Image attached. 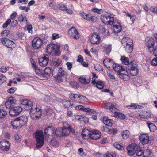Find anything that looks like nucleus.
Masks as SVG:
<instances>
[{"mask_svg":"<svg viewBox=\"0 0 157 157\" xmlns=\"http://www.w3.org/2000/svg\"><path fill=\"white\" fill-rule=\"evenodd\" d=\"M60 47L56 45L51 43L48 45L46 48V52L49 55L51 56H58L60 55Z\"/></svg>","mask_w":157,"mask_h":157,"instance_id":"nucleus-1","label":"nucleus"},{"mask_svg":"<svg viewBox=\"0 0 157 157\" xmlns=\"http://www.w3.org/2000/svg\"><path fill=\"white\" fill-rule=\"evenodd\" d=\"M121 44L127 53H130L132 52L133 44L131 39L127 37H124L121 40Z\"/></svg>","mask_w":157,"mask_h":157,"instance_id":"nucleus-2","label":"nucleus"},{"mask_svg":"<svg viewBox=\"0 0 157 157\" xmlns=\"http://www.w3.org/2000/svg\"><path fill=\"white\" fill-rule=\"evenodd\" d=\"M36 139V147L37 148H41L44 144V136L42 131L37 130L34 133Z\"/></svg>","mask_w":157,"mask_h":157,"instance_id":"nucleus-3","label":"nucleus"},{"mask_svg":"<svg viewBox=\"0 0 157 157\" xmlns=\"http://www.w3.org/2000/svg\"><path fill=\"white\" fill-rule=\"evenodd\" d=\"M30 110V116L33 120H37L41 117L42 112L41 109L36 107L34 109L32 108Z\"/></svg>","mask_w":157,"mask_h":157,"instance_id":"nucleus-4","label":"nucleus"},{"mask_svg":"<svg viewBox=\"0 0 157 157\" xmlns=\"http://www.w3.org/2000/svg\"><path fill=\"white\" fill-rule=\"evenodd\" d=\"M100 20L104 24L109 25L113 24L114 18L111 14H102L101 15Z\"/></svg>","mask_w":157,"mask_h":157,"instance_id":"nucleus-5","label":"nucleus"},{"mask_svg":"<svg viewBox=\"0 0 157 157\" xmlns=\"http://www.w3.org/2000/svg\"><path fill=\"white\" fill-rule=\"evenodd\" d=\"M61 133L60 131L59 132V130L57 129L55 131L54 127L52 126L47 127L44 130V134L46 136L51 135L53 136L56 134V136H58Z\"/></svg>","mask_w":157,"mask_h":157,"instance_id":"nucleus-6","label":"nucleus"},{"mask_svg":"<svg viewBox=\"0 0 157 157\" xmlns=\"http://www.w3.org/2000/svg\"><path fill=\"white\" fill-rule=\"evenodd\" d=\"M69 97L71 100L80 103H83V101L86 98L82 95L72 93L69 94Z\"/></svg>","mask_w":157,"mask_h":157,"instance_id":"nucleus-7","label":"nucleus"},{"mask_svg":"<svg viewBox=\"0 0 157 157\" xmlns=\"http://www.w3.org/2000/svg\"><path fill=\"white\" fill-rule=\"evenodd\" d=\"M43 44V40L39 37H35L32 41V46L35 50L41 48Z\"/></svg>","mask_w":157,"mask_h":157,"instance_id":"nucleus-8","label":"nucleus"},{"mask_svg":"<svg viewBox=\"0 0 157 157\" xmlns=\"http://www.w3.org/2000/svg\"><path fill=\"white\" fill-rule=\"evenodd\" d=\"M0 40L4 46L10 48L11 50H12L16 46V44L13 41L6 37L1 38Z\"/></svg>","mask_w":157,"mask_h":157,"instance_id":"nucleus-9","label":"nucleus"},{"mask_svg":"<svg viewBox=\"0 0 157 157\" xmlns=\"http://www.w3.org/2000/svg\"><path fill=\"white\" fill-rule=\"evenodd\" d=\"M79 14L81 17L87 21L95 22L96 21L97 19L96 17L92 15L90 13H86L83 11H80Z\"/></svg>","mask_w":157,"mask_h":157,"instance_id":"nucleus-10","label":"nucleus"},{"mask_svg":"<svg viewBox=\"0 0 157 157\" xmlns=\"http://www.w3.org/2000/svg\"><path fill=\"white\" fill-rule=\"evenodd\" d=\"M22 108L19 106H13L10 109L9 113L11 116L18 115L22 111Z\"/></svg>","mask_w":157,"mask_h":157,"instance_id":"nucleus-11","label":"nucleus"},{"mask_svg":"<svg viewBox=\"0 0 157 157\" xmlns=\"http://www.w3.org/2000/svg\"><path fill=\"white\" fill-rule=\"evenodd\" d=\"M30 62L33 68L35 70L36 72L38 74V75L40 77V79H46V77L45 76L44 74L42 73V72L40 70L38 69L36 62L34 59H31Z\"/></svg>","mask_w":157,"mask_h":157,"instance_id":"nucleus-12","label":"nucleus"},{"mask_svg":"<svg viewBox=\"0 0 157 157\" xmlns=\"http://www.w3.org/2000/svg\"><path fill=\"white\" fill-rule=\"evenodd\" d=\"M38 61L40 66L42 67L46 66L49 62L48 56L47 54H44L43 56L39 57Z\"/></svg>","mask_w":157,"mask_h":157,"instance_id":"nucleus-13","label":"nucleus"},{"mask_svg":"<svg viewBox=\"0 0 157 157\" xmlns=\"http://www.w3.org/2000/svg\"><path fill=\"white\" fill-rule=\"evenodd\" d=\"M145 44L150 53L152 52L151 48H153L155 44V40L152 37L147 39L145 40Z\"/></svg>","mask_w":157,"mask_h":157,"instance_id":"nucleus-14","label":"nucleus"},{"mask_svg":"<svg viewBox=\"0 0 157 157\" xmlns=\"http://www.w3.org/2000/svg\"><path fill=\"white\" fill-rule=\"evenodd\" d=\"M100 40V36L95 33H93L90 38V43L93 45L98 44Z\"/></svg>","mask_w":157,"mask_h":157,"instance_id":"nucleus-15","label":"nucleus"},{"mask_svg":"<svg viewBox=\"0 0 157 157\" xmlns=\"http://www.w3.org/2000/svg\"><path fill=\"white\" fill-rule=\"evenodd\" d=\"M137 145L135 143L130 144L127 147L128 154L129 155H133L135 153L136 146Z\"/></svg>","mask_w":157,"mask_h":157,"instance_id":"nucleus-16","label":"nucleus"},{"mask_svg":"<svg viewBox=\"0 0 157 157\" xmlns=\"http://www.w3.org/2000/svg\"><path fill=\"white\" fill-rule=\"evenodd\" d=\"M10 144L8 141L3 140L0 142V149L2 151H7L10 147Z\"/></svg>","mask_w":157,"mask_h":157,"instance_id":"nucleus-17","label":"nucleus"},{"mask_svg":"<svg viewBox=\"0 0 157 157\" xmlns=\"http://www.w3.org/2000/svg\"><path fill=\"white\" fill-rule=\"evenodd\" d=\"M151 117V113L145 111H143L141 112H140V113L137 116V118L138 119L141 120L143 119H148L150 118Z\"/></svg>","mask_w":157,"mask_h":157,"instance_id":"nucleus-18","label":"nucleus"},{"mask_svg":"<svg viewBox=\"0 0 157 157\" xmlns=\"http://www.w3.org/2000/svg\"><path fill=\"white\" fill-rule=\"evenodd\" d=\"M69 35L73 37L74 39H77L80 37V35L75 28H72L68 31Z\"/></svg>","mask_w":157,"mask_h":157,"instance_id":"nucleus-19","label":"nucleus"},{"mask_svg":"<svg viewBox=\"0 0 157 157\" xmlns=\"http://www.w3.org/2000/svg\"><path fill=\"white\" fill-rule=\"evenodd\" d=\"M116 104L114 103L108 102L105 104V108L109 109L111 112L113 113L117 111L118 109L115 107Z\"/></svg>","mask_w":157,"mask_h":157,"instance_id":"nucleus-20","label":"nucleus"},{"mask_svg":"<svg viewBox=\"0 0 157 157\" xmlns=\"http://www.w3.org/2000/svg\"><path fill=\"white\" fill-rule=\"evenodd\" d=\"M91 133L90 140L91 139L96 140L100 138L101 136L100 132L98 130H94L92 131Z\"/></svg>","mask_w":157,"mask_h":157,"instance_id":"nucleus-21","label":"nucleus"},{"mask_svg":"<svg viewBox=\"0 0 157 157\" xmlns=\"http://www.w3.org/2000/svg\"><path fill=\"white\" fill-rule=\"evenodd\" d=\"M90 76L89 75H83L79 77V80L80 83L87 84L90 82Z\"/></svg>","mask_w":157,"mask_h":157,"instance_id":"nucleus-22","label":"nucleus"},{"mask_svg":"<svg viewBox=\"0 0 157 157\" xmlns=\"http://www.w3.org/2000/svg\"><path fill=\"white\" fill-rule=\"evenodd\" d=\"M139 138L143 144H147L149 141V136L147 134H140L139 136Z\"/></svg>","mask_w":157,"mask_h":157,"instance_id":"nucleus-23","label":"nucleus"},{"mask_svg":"<svg viewBox=\"0 0 157 157\" xmlns=\"http://www.w3.org/2000/svg\"><path fill=\"white\" fill-rule=\"evenodd\" d=\"M92 131H89L88 129H85L82 131V135L83 139L90 141V136L91 132Z\"/></svg>","mask_w":157,"mask_h":157,"instance_id":"nucleus-24","label":"nucleus"},{"mask_svg":"<svg viewBox=\"0 0 157 157\" xmlns=\"http://www.w3.org/2000/svg\"><path fill=\"white\" fill-rule=\"evenodd\" d=\"M22 104L25 106L24 108L26 110H30L33 106L32 102L28 100H23L22 101Z\"/></svg>","mask_w":157,"mask_h":157,"instance_id":"nucleus-25","label":"nucleus"},{"mask_svg":"<svg viewBox=\"0 0 157 157\" xmlns=\"http://www.w3.org/2000/svg\"><path fill=\"white\" fill-rule=\"evenodd\" d=\"M18 119V118L17 117L15 119L12 120L10 123L11 126L14 129H17L21 127Z\"/></svg>","mask_w":157,"mask_h":157,"instance_id":"nucleus-26","label":"nucleus"},{"mask_svg":"<svg viewBox=\"0 0 157 157\" xmlns=\"http://www.w3.org/2000/svg\"><path fill=\"white\" fill-rule=\"evenodd\" d=\"M21 127L25 125L28 121V117L26 115H23L17 117Z\"/></svg>","mask_w":157,"mask_h":157,"instance_id":"nucleus-27","label":"nucleus"},{"mask_svg":"<svg viewBox=\"0 0 157 157\" xmlns=\"http://www.w3.org/2000/svg\"><path fill=\"white\" fill-rule=\"evenodd\" d=\"M72 128L70 126L67 128L63 127L62 130V134L63 136H67L69 135L70 132H72Z\"/></svg>","mask_w":157,"mask_h":157,"instance_id":"nucleus-28","label":"nucleus"},{"mask_svg":"<svg viewBox=\"0 0 157 157\" xmlns=\"http://www.w3.org/2000/svg\"><path fill=\"white\" fill-rule=\"evenodd\" d=\"M118 75L124 81H128L130 79V77L127 70L125 73L121 72V73L118 74Z\"/></svg>","mask_w":157,"mask_h":157,"instance_id":"nucleus-29","label":"nucleus"},{"mask_svg":"<svg viewBox=\"0 0 157 157\" xmlns=\"http://www.w3.org/2000/svg\"><path fill=\"white\" fill-rule=\"evenodd\" d=\"M121 26L120 23H118L116 24L113 25V33H117L121 32Z\"/></svg>","mask_w":157,"mask_h":157,"instance_id":"nucleus-30","label":"nucleus"},{"mask_svg":"<svg viewBox=\"0 0 157 157\" xmlns=\"http://www.w3.org/2000/svg\"><path fill=\"white\" fill-rule=\"evenodd\" d=\"M113 69L115 71L117 72L118 74L121 73L122 71H125L124 68L118 64H116L115 63L114 64V66Z\"/></svg>","mask_w":157,"mask_h":157,"instance_id":"nucleus-31","label":"nucleus"},{"mask_svg":"<svg viewBox=\"0 0 157 157\" xmlns=\"http://www.w3.org/2000/svg\"><path fill=\"white\" fill-rule=\"evenodd\" d=\"M113 116L116 118L121 120L124 119L126 118V116L125 114L121 112L117 111L114 113Z\"/></svg>","mask_w":157,"mask_h":157,"instance_id":"nucleus-32","label":"nucleus"},{"mask_svg":"<svg viewBox=\"0 0 157 157\" xmlns=\"http://www.w3.org/2000/svg\"><path fill=\"white\" fill-rule=\"evenodd\" d=\"M61 62L62 60L60 59H53L51 61V64L52 66L57 67L61 63Z\"/></svg>","mask_w":157,"mask_h":157,"instance_id":"nucleus-33","label":"nucleus"},{"mask_svg":"<svg viewBox=\"0 0 157 157\" xmlns=\"http://www.w3.org/2000/svg\"><path fill=\"white\" fill-rule=\"evenodd\" d=\"M142 106L136 103H132L130 105H127V108L131 109H138L142 108Z\"/></svg>","mask_w":157,"mask_h":157,"instance_id":"nucleus-34","label":"nucleus"},{"mask_svg":"<svg viewBox=\"0 0 157 157\" xmlns=\"http://www.w3.org/2000/svg\"><path fill=\"white\" fill-rule=\"evenodd\" d=\"M103 122L104 124L106 126L111 127L112 125V120L108 119L106 117H103Z\"/></svg>","mask_w":157,"mask_h":157,"instance_id":"nucleus-35","label":"nucleus"},{"mask_svg":"<svg viewBox=\"0 0 157 157\" xmlns=\"http://www.w3.org/2000/svg\"><path fill=\"white\" fill-rule=\"evenodd\" d=\"M130 72V74L132 76H135L139 72V69L137 67H135L133 68H130V69H128Z\"/></svg>","mask_w":157,"mask_h":157,"instance_id":"nucleus-36","label":"nucleus"},{"mask_svg":"<svg viewBox=\"0 0 157 157\" xmlns=\"http://www.w3.org/2000/svg\"><path fill=\"white\" fill-rule=\"evenodd\" d=\"M135 153L138 156H140L143 155V151L142 150V147H141L138 145L136 146V150Z\"/></svg>","mask_w":157,"mask_h":157,"instance_id":"nucleus-37","label":"nucleus"},{"mask_svg":"<svg viewBox=\"0 0 157 157\" xmlns=\"http://www.w3.org/2000/svg\"><path fill=\"white\" fill-rule=\"evenodd\" d=\"M95 85L96 87L98 88L101 89L104 88L105 84L103 81L97 80V82Z\"/></svg>","mask_w":157,"mask_h":157,"instance_id":"nucleus-38","label":"nucleus"},{"mask_svg":"<svg viewBox=\"0 0 157 157\" xmlns=\"http://www.w3.org/2000/svg\"><path fill=\"white\" fill-rule=\"evenodd\" d=\"M147 124L148 126L150 132H153L156 130L157 128L155 125L153 123H148L147 122Z\"/></svg>","mask_w":157,"mask_h":157,"instance_id":"nucleus-39","label":"nucleus"},{"mask_svg":"<svg viewBox=\"0 0 157 157\" xmlns=\"http://www.w3.org/2000/svg\"><path fill=\"white\" fill-rule=\"evenodd\" d=\"M62 103L64 107L67 108H69L70 107H72L73 105V104L71 101H64Z\"/></svg>","mask_w":157,"mask_h":157,"instance_id":"nucleus-40","label":"nucleus"},{"mask_svg":"<svg viewBox=\"0 0 157 157\" xmlns=\"http://www.w3.org/2000/svg\"><path fill=\"white\" fill-rule=\"evenodd\" d=\"M82 111L85 112H88L89 114H95L96 111L94 109L89 108H85L83 107Z\"/></svg>","mask_w":157,"mask_h":157,"instance_id":"nucleus-41","label":"nucleus"},{"mask_svg":"<svg viewBox=\"0 0 157 157\" xmlns=\"http://www.w3.org/2000/svg\"><path fill=\"white\" fill-rule=\"evenodd\" d=\"M138 66V64L135 61H132L130 63H129L126 66L127 69H130V68H133L137 67Z\"/></svg>","mask_w":157,"mask_h":157,"instance_id":"nucleus-42","label":"nucleus"},{"mask_svg":"<svg viewBox=\"0 0 157 157\" xmlns=\"http://www.w3.org/2000/svg\"><path fill=\"white\" fill-rule=\"evenodd\" d=\"M121 134L122 136L124 139H127L129 137L130 132L129 131L126 130L122 132Z\"/></svg>","mask_w":157,"mask_h":157,"instance_id":"nucleus-43","label":"nucleus"},{"mask_svg":"<svg viewBox=\"0 0 157 157\" xmlns=\"http://www.w3.org/2000/svg\"><path fill=\"white\" fill-rule=\"evenodd\" d=\"M18 21L21 24H23L24 23H26L27 20L25 16H24L22 15L21 14L19 15L18 18Z\"/></svg>","mask_w":157,"mask_h":157,"instance_id":"nucleus-44","label":"nucleus"},{"mask_svg":"<svg viewBox=\"0 0 157 157\" xmlns=\"http://www.w3.org/2000/svg\"><path fill=\"white\" fill-rule=\"evenodd\" d=\"M66 74L67 72L63 68H59L58 70V73L57 75L63 77Z\"/></svg>","mask_w":157,"mask_h":157,"instance_id":"nucleus-45","label":"nucleus"},{"mask_svg":"<svg viewBox=\"0 0 157 157\" xmlns=\"http://www.w3.org/2000/svg\"><path fill=\"white\" fill-rule=\"evenodd\" d=\"M120 59L123 64H124L127 65V66L129 63L128 58L125 57L124 56H121Z\"/></svg>","mask_w":157,"mask_h":157,"instance_id":"nucleus-46","label":"nucleus"},{"mask_svg":"<svg viewBox=\"0 0 157 157\" xmlns=\"http://www.w3.org/2000/svg\"><path fill=\"white\" fill-rule=\"evenodd\" d=\"M50 145L54 147H56L58 146V141L55 139H53L51 140Z\"/></svg>","mask_w":157,"mask_h":157,"instance_id":"nucleus-47","label":"nucleus"},{"mask_svg":"<svg viewBox=\"0 0 157 157\" xmlns=\"http://www.w3.org/2000/svg\"><path fill=\"white\" fill-rule=\"evenodd\" d=\"M44 72V74L48 76H49L52 72V74H53V71H52L51 68L49 67H46Z\"/></svg>","mask_w":157,"mask_h":157,"instance_id":"nucleus-48","label":"nucleus"},{"mask_svg":"<svg viewBox=\"0 0 157 157\" xmlns=\"http://www.w3.org/2000/svg\"><path fill=\"white\" fill-rule=\"evenodd\" d=\"M151 154V151L149 149H146L143 151V157H149Z\"/></svg>","mask_w":157,"mask_h":157,"instance_id":"nucleus-49","label":"nucleus"},{"mask_svg":"<svg viewBox=\"0 0 157 157\" xmlns=\"http://www.w3.org/2000/svg\"><path fill=\"white\" fill-rule=\"evenodd\" d=\"M7 112L5 109H0V118L5 117L7 115Z\"/></svg>","mask_w":157,"mask_h":157,"instance_id":"nucleus-50","label":"nucleus"},{"mask_svg":"<svg viewBox=\"0 0 157 157\" xmlns=\"http://www.w3.org/2000/svg\"><path fill=\"white\" fill-rule=\"evenodd\" d=\"M112 49V46L111 45H107L104 47V50L106 52L107 55H109L111 52Z\"/></svg>","mask_w":157,"mask_h":157,"instance_id":"nucleus-51","label":"nucleus"},{"mask_svg":"<svg viewBox=\"0 0 157 157\" xmlns=\"http://www.w3.org/2000/svg\"><path fill=\"white\" fill-rule=\"evenodd\" d=\"M92 11L94 13H96L98 14H101L103 12V10L102 9L97 8H93L92 9Z\"/></svg>","mask_w":157,"mask_h":157,"instance_id":"nucleus-52","label":"nucleus"},{"mask_svg":"<svg viewBox=\"0 0 157 157\" xmlns=\"http://www.w3.org/2000/svg\"><path fill=\"white\" fill-rule=\"evenodd\" d=\"M114 146L117 149L122 150L124 149L123 147L118 142H115L114 143Z\"/></svg>","mask_w":157,"mask_h":157,"instance_id":"nucleus-53","label":"nucleus"},{"mask_svg":"<svg viewBox=\"0 0 157 157\" xmlns=\"http://www.w3.org/2000/svg\"><path fill=\"white\" fill-rule=\"evenodd\" d=\"M115 64V63L112 61H110V62L109 64H107L105 67L108 69H112L113 68Z\"/></svg>","mask_w":157,"mask_h":157,"instance_id":"nucleus-54","label":"nucleus"},{"mask_svg":"<svg viewBox=\"0 0 157 157\" xmlns=\"http://www.w3.org/2000/svg\"><path fill=\"white\" fill-rule=\"evenodd\" d=\"M10 33V32L9 30H5L2 31L1 33V36L2 37H6Z\"/></svg>","mask_w":157,"mask_h":157,"instance_id":"nucleus-55","label":"nucleus"},{"mask_svg":"<svg viewBox=\"0 0 157 157\" xmlns=\"http://www.w3.org/2000/svg\"><path fill=\"white\" fill-rule=\"evenodd\" d=\"M6 76L2 74H1L0 76V84H2L6 82Z\"/></svg>","mask_w":157,"mask_h":157,"instance_id":"nucleus-56","label":"nucleus"},{"mask_svg":"<svg viewBox=\"0 0 157 157\" xmlns=\"http://www.w3.org/2000/svg\"><path fill=\"white\" fill-rule=\"evenodd\" d=\"M94 68L95 69L98 71H101L102 70V68L99 64H96L94 65Z\"/></svg>","mask_w":157,"mask_h":157,"instance_id":"nucleus-57","label":"nucleus"},{"mask_svg":"<svg viewBox=\"0 0 157 157\" xmlns=\"http://www.w3.org/2000/svg\"><path fill=\"white\" fill-rule=\"evenodd\" d=\"M26 27L27 30L29 33H32L33 27L32 25L31 24L26 25Z\"/></svg>","mask_w":157,"mask_h":157,"instance_id":"nucleus-58","label":"nucleus"},{"mask_svg":"<svg viewBox=\"0 0 157 157\" xmlns=\"http://www.w3.org/2000/svg\"><path fill=\"white\" fill-rule=\"evenodd\" d=\"M57 7L59 10L62 11H65L67 8L66 6L63 4H58Z\"/></svg>","mask_w":157,"mask_h":157,"instance_id":"nucleus-59","label":"nucleus"},{"mask_svg":"<svg viewBox=\"0 0 157 157\" xmlns=\"http://www.w3.org/2000/svg\"><path fill=\"white\" fill-rule=\"evenodd\" d=\"M116 155L114 152L107 153L104 155V157H115Z\"/></svg>","mask_w":157,"mask_h":157,"instance_id":"nucleus-60","label":"nucleus"},{"mask_svg":"<svg viewBox=\"0 0 157 157\" xmlns=\"http://www.w3.org/2000/svg\"><path fill=\"white\" fill-rule=\"evenodd\" d=\"M11 22V20L10 19H8L6 22L4 23L2 25V27L3 28H6L9 25Z\"/></svg>","mask_w":157,"mask_h":157,"instance_id":"nucleus-61","label":"nucleus"},{"mask_svg":"<svg viewBox=\"0 0 157 157\" xmlns=\"http://www.w3.org/2000/svg\"><path fill=\"white\" fill-rule=\"evenodd\" d=\"M62 76L56 75V80L58 82H60L63 81V79L62 78Z\"/></svg>","mask_w":157,"mask_h":157,"instance_id":"nucleus-62","label":"nucleus"},{"mask_svg":"<svg viewBox=\"0 0 157 157\" xmlns=\"http://www.w3.org/2000/svg\"><path fill=\"white\" fill-rule=\"evenodd\" d=\"M151 11L155 14H157V7L151 6L150 9Z\"/></svg>","mask_w":157,"mask_h":157,"instance_id":"nucleus-63","label":"nucleus"},{"mask_svg":"<svg viewBox=\"0 0 157 157\" xmlns=\"http://www.w3.org/2000/svg\"><path fill=\"white\" fill-rule=\"evenodd\" d=\"M153 50H151L153 52V55L157 57V45L155 47L153 48Z\"/></svg>","mask_w":157,"mask_h":157,"instance_id":"nucleus-64","label":"nucleus"}]
</instances>
